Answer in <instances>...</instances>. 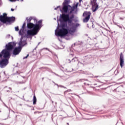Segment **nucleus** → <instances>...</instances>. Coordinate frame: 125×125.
<instances>
[{
	"instance_id": "19",
	"label": "nucleus",
	"mask_w": 125,
	"mask_h": 125,
	"mask_svg": "<svg viewBox=\"0 0 125 125\" xmlns=\"http://www.w3.org/2000/svg\"><path fill=\"white\" fill-rule=\"evenodd\" d=\"M26 26V23H24L22 25V29H25V27Z\"/></svg>"
},
{
	"instance_id": "3",
	"label": "nucleus",
	"mask_w": 125,
	"mask_h": 125,
	"mask_svg": "<svg viewBox=\"0 0 125 125\" xmlns=\"http://www.w3.org/2000/svg\"><path fill=\"white\" fill-rule=\"evenodd\" d=\"M2 56L4 59H7L6 58H8V59H9V58L10 57V52L6 49L3 50L0 53V58H1Z\"/></svg>"
},
{
	"instance_id": "2",
	"label": "nucleus",
	"mask_w": 125,
	"mask_h": 125,
	"mask_svg": "<svg viewBox=\"0 0 125 125\" xmlns=\"http://www.w3.org/2000/svg\"><path fill=\"white\" fill-rule=\"evenodd\" d=\"M42 21L40 20L39 21H38V23L35 24L31 22L27 23V27L28 28V29H32V28H33V29H35V28L37 26V29H41V28L42 27Z\"/></svg>"
},
{
	"instance_id": "14",
	"label": "nucleus",
	"mask_w": 125,
	"mask_h": 125,
	"mask_svg": "<svg viewBox=\"0 0 125 125\" xmlns=\"http://www.w3.org/2000/svg\"><path fill=\"white\" fill-rule=\"evenodd\" d=\"M77 58H74L73 57V55H71L69 56L68 60L69 61V63H71V61H72V62H76V59Z\"/></svg>"
},
{
	"instance_id": "35",
	"label": "nucleus",
	"mask_w": 125,
	"mask_h": 125,
	"mask_svg": "<svg viewBox=\"0 0 125 125\" xmlns=\"http://www.w3.org/2000/svg\"><path fill=\"white\" fill-rule=\"evenodd\" d=\"M6 87H5V88H6Z\"/></svg>"
},
{
	"instance_id": "7",
	"label": "nucleus",
	"mask_w": 125,
	"mask_h": 125,
	"mask_svg": "<svg viewBox=\"0 0 125 125\" xmlns=\"http://www.w3.org/2000/svg\"><path fill=\"white\" fill-rule=\"evenodd\" d=\"M14 48V42H9L8 44H6L5 48L6 50H7L8 51H11L12 49Z\"/></svg>"
},
{
	"instance_id": "24",
	"label": "nucleus",
	"mask_w": 125,
	"mask_h": 125,
	"mask_svg": "<svg viewBox=\"0 0 125 125\" xmlns=\"http://www.w3.org/2000/svg\"><path fill=\"white\" fill-rule=\"evenodd\" d=\"M28 56H29V54H28V55H27V56L24 57V58H23V59H26L28 58Z\"/></svg>"
},
{
	"instance_id": "12",
	"label": "nucleus",
	"mask_w": 125,
	"mask_h": 125,
	"mask_svg": "<svg viewBox=\"0 0 125 125\" xmlns=\"http://www.w3.org/2000/svg\"><path fill=\"white\" fill-rule=\"evenodd\" d=\"M63 6H62V12H63V13H68V9L69 8L68 7V5H66V2L63 3Z\"/></svg>"
},
{
	"instance_id": "23",
	"label": "nucleus",
	"mask_w": 125,
	"mask_h": 125,
	"mask_svg": "<svg viewBox=\"0 0 125 125\" xmlns=\"http://www.w3.org/2000/svg\"><path fill=\"white\" fill-rule=\"evenodd\" d=\"M78 5H79V3H77V4L75 6V8H77Z\"/></svg>"
},
{
	"instance_id": "4",
	"label": "nucleus",
	"mask_w": 125,
	"mask_h": 125,
	"mask_svg": "<svg viewBox=\"0 0 125 125\" xmlns=\"http://www.w3.org/2000/svg\"><path fill=\"white\" fill-rule=\"evenodd\" d=\"M83 17H85L83 19V22L86 23L89 21V19H90V16H91V13L90 12L85 11L83 13Z\"/></svg>"
},
{
	"instance_id": "8",
	"label": "nucleus",
	"mask_w": 125,
	"mask_h": 125,
	"mask_svg": "<svg viewBox=\"0 0 125 125\" xmlns=\"http://www.w3.org/2000/svg\"><path fill=\"white\" fill-rule=\"evenodd\" d=\"M7 64H8V59H2L0 61V68H4Z\"/></svg>"
},
{
	"instance_id": "32",
	"label": "nucleus",
	"mask_w": 125,
	"mask_h": 125,
	"mask_svg": "<svg viewBox=\"0 0 125 125\" xmlns=\"http://www.w3.org/2000/svg\"><path fill=\"white\" fill-rule=\"evenodd\" d=\"M67 125H69V123H67Z\"/></svg>"
},
{
	"instance_id": "11",
	"label": "nucleus",
	"mask_w": 125,
	"mask_h": 125,
	"mask_svg": "<svg viewBox=\"0 0 125 125\" xmlns=\"http://www.w3.org/2000/svg\"><path fill=\"white\" fill-rule=\"evenodd\" d=\"M27 44V41L26 40H23V37H21L20 39V41L19 43V45L21 47L24 46Z\"/></svg>"
},
{
	"instance_id": "30",
	"label": "nucleus",
	"mask_w": 125,
	"mask_h": 125,
	"mask_svg": "<svg viewBox=\"0 0 125 125\" xmlns=\"http://www.w3.org/2000/svg\"><path fill=\"white\" fill-rule=\"evenodd\" d=\"M24 0H21V1H23Z\"/></svg>"
},
{
	"instance_id": "34",
	"label": "nucleus",
	"mask_w": 125,
	"mask_h": 125,
	"mask_svg": "<svg viewBox=\"0 0 125 125\" xmlns=\"http://www.w3.org/2000/svg\"><path fill=\"white\" fill-rule=\"evenodd\" d=\"M39 43H40V42H39V43H38V44H39Z\"/></svg>"
},
{
	"instance_id": "22",
	"label": "nucleus",
	"mask_w": 125,
	"mask_h": 125,
	"mask_svg": "<svg viewBox=\"0 0 125 125\" xmlns=\"http://www.w3.org/2000/svg\"><path fill=\"white\" fill-rule=\"evenodd\" d=\"M10 0V1H11L12 2L16 1V0H17L18 1H19V0Z\"/></svg>"
},
{
	"instance_id": "25",
	"label": "nucleus",
	"mask_w": 125,
	"mask_h": 125,
	"mask_svg": "<svg viewBox=\"0 0 125 125\" xmlns=\"http://www.w3.org/2000/svg\"><path fill=\"white\" fill-rule=\"evenodd\" d=\"M59 7H60V6H58V7H57L56 8H55V10H57V9H58V8H59Z\"/></svg>"
},
{
	"instance_id": "28",
	"label": "nucleus",
	"mask_w": 125,
	"mask_h": 125,
	"mask_svg": "<svg viewBox=\"0 0 125 125\" xmlns=\"http://www.w3.org/2000/svg\"><path fill=\"white\" fill-rule=\"evenodd\" d=\"M120 19H121V20H124V19H123V18H120Z\"/></svg>"
},
{
	"instance_id": "20",
	"label": "nucleus",
	"mask_w": 125,
	"mask_h": 125,
	"mask_svg": "<svg viewBox=\"0 0 125 125\" xmlns=\"http://www.w3.org/2000/svg\"><path fill=\"white\" fill-rule=\"evenodd\" d=\"M41 113H42V112H40V111H35L34 112V114L36 115L37 114H41Z\"/></svg>"
},
{
	"instance_id": "17",
	"label": "nucleus",
	"mask_w": 125,
	"mask_h": 125,
	"mask_svg": "<svg viewBox=\"0 0 125 125\" xmlns=\"http://www.w3.org/2000/svg\"><path fill=\"white\" fill-rule=\"evenodd\" d=\"M33 105H36V104H37V98L36 97L35 95H34V96H33Z\"/></svg>"
},
{
	"instance_id": "18",
	"label": "nucleus",
	"mask_w": 125,
	"mask_h": 125,
	"mask_svg": "<svg viewBox=\"0 0 125 125\" xmlns=\"http://www.w3.org/2000/svg\"><path fill=\"white\" fill-rule=\"evenodd\" d=\"M3 17H4L5 18H8V17H7V13H4L3 14Z\"/></svg>"
},
{
	"instance_id": "10",
	"label": "nucleus",
	"mask_w": 125,
	"mask_h": 125,
	"mask_svg": "<svg viewBox=\"0 0 125 125\" xmlns=\"http://www.w3.org/2000/svg\"><path fill=\"white\" fill-rule=\"evenodd\" d=\"M120 63L121 68H123L125 65V61L124 60V55H123V53H121L120 55Z\"/></svg>"
},
{
	"instance_id": "26",
	"label": "nucleus",
	"mask_w": 125,
	"mask_h": 125,
	"mask_svg": "<svg viewBox=\"0 0 125 125\" xmlns=\"http://www.w3.org/2000/svg\"><path fill=\"white\" fill-rule=\"evenodd\" d=\"M8 88L10 89V90H12V88H11V87H9Z\"/></svg>"
},
{
	"instance_id": "15",
	"label": "nucleus",
	"mask_w": 125,
	"mask_h": 125,
	"mask_svg": "<svg viewBox=\"0 0 125 125\" xmlns=\"http://www.w3.org/2000/svg\"><path fill=\"white\" fill-rule=\"evenodd\" d=\"M7 18H4V17L2 16V15L0 16V21L4 23H6V19Z\"/></svg>"
},
{
	"instance_id": "16",
	"label": "nucleus",
	"mask_w": 125,
	"mask_h": 125,
	"mask_svg": "<svg viewBox=\"0 0 125 125\" xmlns=\"http://www.w3.org/2000/svg\"><path fill=\"white\" fill-rule=\"evenodd\" d=\"M26 20H27L28 23H31V21H32V20H34V21H36V22H37V21H38L37 20V19H36L35 18H33L32 17H30V18H29V19H28V18H27Z\"/></svg>"
},
{
	"instance_id": "29",
	"label": "nucleus",
	"mask_w": 125,
	"mask_h": 125,
	"mask_svg": "<svg viewBox=\"0 0 125 125\" xmlns=\"http://www.w3.org/2000/svg\"><path fill=\"white\" fill-rule=\"evenodd\" d=\"M7 92H9V90H6Z\"/></svg>"
},
{
	"instance_id": "33",
	"label": "nucleus",
	"mask_w": 125,
	"mask_h": 125,
	"mask_svg": "<svg viewBox=\"0 0 125 125\" xmlns=\"http://www.w3.org/2000/svg\"><path fill=\"white\" fill-rule=\"evenodd\" d=\"M94 85H96V84H94Z\"/></svg>"
},
{
	"instance_id": "6",
	"label": "nucleus",
	"mask_w": 125,
	"mask_h": 125,
	"mask_svg": "<svg viewBox=\"0 0 125 125\" xmlns=\"http://www.w3.org/2000/svg\"><path fill=\"white\" fill-rule=\"evenodd\" d=\"M97 1V0H92L91 1L93 12H95V11L99 8V5L97 4V3L96 2Z\"/></svg>"
},
{
	"instance_id": "27",
	"label": "nucleus",
	"mask_w": 125,
	"mask_h": 125,
	"mask_svg": "<svg viewBox=\"0 0 125 125\" xmlns=\"http://www.w3.org/2000/svg\"><path fill=\"white\" fill-rule=\"evenodd\" d=\"M11 11H13L14 10V9L11 8Z\"/></svg>"
},
{
	"instance_id": "9",
	"label": "nucleus",
	"mask_w": 125,
	"mask_h": 125,
	"mask_svg": "<svg viewBox=\"0 0 125 125\" xmlns=\"http://www.w3.org/2000/svg\"><path fill=\"white\" fill-rule=\"evenodd\" d=\"M21 50H22V47L19 46L15 47L13 51V54L16 56V55H18L20 52H21Z\"/></svg>"
},
{
	"instance_id": "1",
	"label": "nucleus",
	"mask_w": 125,
	"mask_h": 125,
	"mask_svg": "<svg viewBox=\"0 0 125 125\" xmlns=\"http://www.w3.org/2000/svg\"><path fill=\"white\" fill-rule=\"evenodd\" d=\"M61 17L63 22H68V25L71 27L70 29H67L64 28V25H62V29H60L59 31L56 32V34L58 35L59 37H65L68 33H69L70 35H73L75 32H76V24L73 22V20H74V16L72 15L70 16L69 14H62L61 15Z\"/></svg>"
},
{
	"instance_id": "21",
	"label": "nucleus",
	"mask_w": 125,
	"mask_h": 125,
	"mask_svg": "<svg viewBox=\"0 0 125 125\" xmlns=\"http://www.w3.org/2000/svg\"><path fill=\"white\" fill-rule=\"evenodd\" d=\"M16 31H19V27L18 26L15 27Z\"/></svg>"
},
{
	"instance_id": "5",
	"label": "nucleus",
	"mask_w": 125,
	"mask_h": 125,
	"mask_svg": "<svg viewBox=\"0 0 125 125\" xmlns=\"http://www.w3.org/2000/svg\"><path fill=\"white\" fill-rule=\"evenodd\" d=\"M41 29H38L37 26H36L32 30H28L27 32V36H35L37 35L38 31Z\"/></svg>"
},
{
	"instance_id": "13",
	"label": "nucleus",
	"mask_w": 125,
	"mask_h": 125,
	"mask_svg": "<svg viewBox=\"0 0 125 125\" xmlns=\"http://www.w3.org/2000/svg\"><path fill=\"white\" fill-rule=\"evenodd\" d=\"M6 22H7L8 23H13L14 21H15V17H8L7 19H6Z\"/></svg>"
},
{
	"instance_id": "31",
	"label": "nucleus",
	"mask_w": 125,
	"mask_h": 125,
	"mask_svg": "<svg viewBox=\"0 0 125 125\" xmlns=\"http://www.w3.org/2000/svg\"><path fill=\"white\" fill-rule=\"evenodd\" d=\"M22 78H23V79H25V77H22Z\"/></svg>"
}]
</instances>
